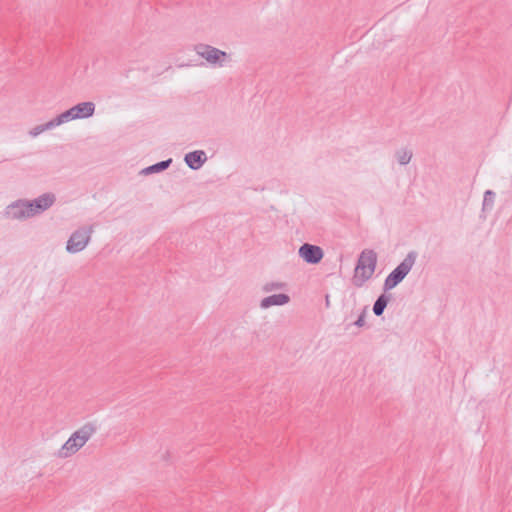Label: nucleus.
<instances>
[{
  "label": "nucleus",
  "instance_id": "1",
  "mask_svg": "<svg viewBox=\"0 0 512 512\" xmlns=\"http://www.w3.org/2000/svg\"><path fill=\"white\" fill-rule=\"evenodd\" d=\"M97 425L94 422H87L78 430L72 433L68 440L62 445L58 452L60 458H68L77 453L88 440L96 433Z\"/></svg>",
  "mask_w": 512,
  "mask_h": 512
},
{
  "label": "nucleus",
  "instance_id": "2",
  "mask_svg": "<svg viewBox=\"0 0 512 512\" xmlns=\"http://www.w3.org/2000/svg\"><path fill=\"white\" fill-rule=\"evenodd\" d=\"M377 265V253L372 249H364L357 260L352 277L353 285L362 287L374 274Z\"/></svg>",
  "mask_w": 512,
  "mask_h": 512
},
{
  "label": "nucleus",
  "instance_id": "3",
  "mask_svg": "<svg viewBox=\"0 0 512 512\" xmlns=\"http://www.w3.org/2000/svg\"><path fill=\"white\" fill-rule=\"evenodd\" d=\"M418 257V253L416 251H410L403 261L386 277L383 290L387 292L393 288H395L398 284H400L404 278L411 271L414 266L416 259Z\"/></svg>",
  "mask_w": 512,
  "mask_h": 512
},
{
  "label": "nucleus",
  "instance_id": "4",
  "mask_svg": "<svg viewBox=\"0 0 512 512\" xmlns=\"http://www.w3.org/2000/svg\"><path fill=\"white\" fill-rule=\"evenodd\" d=\"M92 232V227H81L75 230L67 241L66 251L75 254L84 250L91 239Z\"/></svg>",
  "mask_w": 512,
  "mask_h": 512
},
{
  "label": "nucleus",
  "instance_id": "5",
  "mask_svg": "<svg viewBox=\"0 0 512 512\" xmlns=\"http://www.w3.org/2000/svg\"><path fill=\"white\" fill-rule=\"evenodd\" d=\"M195 51L197 55L205 59L209 64L213 66H224V63L228 58V54L225 51H222L208 44L196 45Z\"/></svg>",
  "mask_w": 512,
  "mask_h": 512
},
{
  "label": "nucleus",
  "instance_id": "6",
  "mask_svg": "<svg viewBox=\"0 0 512 512\" xmlns=\"http://www.w3.org/2000/svg\"><path fill=\"white\" fill-rule=\"evenodd\" d=\"M5 217L12 220H24L33 217L32 210L29 207L28 200H17L5 209Z\"/></svg>",
  "mask_w": 512,
  "mask_h": 512
},
{
  "label": "nucleus",
  "instance_id": "7",
  "mask_svg": "<svg viewBox=\"0 0 512 512\" xmlns=\"http://www.w3.org/2000/svg\"><path fill=\"white\" fill-rule=\"evenodd\" d=\"M299 257L308 264H318L324 257L323 249L320 246L304 243L298 250Z\"/></svg>",
  "mask_w": 512,
  "mask_h": 512
},
{
  "label": "nucleus",
  "instance_id": "8",
  "mask_svg": "<svg viewBox=\"0 0 512 512\" xmlns=\"http://www.w3.org/2000/svg\"><path fill=\"white\" fill-rule=\"evenodd\" d=\"M55 201L56 197L53 193H44L33 200H28V204L35 216L50 208Z\"/></svg>",
  "mask_w": 512,
  "mask_h": 512
},
{
  "label": "nucleus",
  "instance_id": "9",
  "mask_svg": "<svg viewBox=\"0 0 512 512\" xmlns=\"http://www.w3.org/2000/svg\"><path fill=\"white\" fill-rule=\"evenodd\" d=\"M184 161L186 165L192 170L200 169L207 161V156L203 150H195L185 155Z\"/></svg>",
  "mask_w": 512,
  "mask_h": 512
},
{
  "label": "nucleus",
  "instance_id": "10",
  "mask_svg": "<svg viewBox=\"0 0 512 512\" xmlns=\"http://www.w3.org/2000/svg\"><path fill=\"white\" fill-rule=\"evenodd\" d=\"M71 108L76 119H86L93 116L96 106L93 102L87 101L78 103Z\"/></svg>",
  "mask_w": 512,
  "mask_h": 512
},
{
  "label": "nucleus",
  "instance_id": "11",
  "mask_svg": "<svg viewBox=\"0 0 512 512\" xmlns=\"http://www.w3.org/2000/svg\"><path fill=\"white\" fill-rule=\"evenodd\" d=\"M290 297L287 294L281 293V294H273L270 296H267L263 298L260 301V308L262 309H268L271 306H283L289 303Z\"/></svg>",
  "mask_w": 512,
  "mask_h": 512
},
{
  "label": "nucleus",
  "instance_id": "12",
  "mask_svg": "<svg viewBox=\"0 0 512 512\" xmlns=\"http://www.w3.org/2000/svg\"><path fill=\"white\" fill-rule=\"evenodd\" d=\"M172 163V159H167V160H163V161H160V162H157L153 165H150L144 169L141 170V174L143 175H150V174H154V173H159V172H162L164 170H166L167 168H169V166L171 165Z\"/></svg>",
  "mask_w": 512,
  "mask_h": 512
},
{
  "label": "nucleus",
  "instance_id": "13",
  "mask_svg": "<svg viewBox=\"0 0 512 512\" xmlns=\"http://www.w3.org/2000/svg\"><path fill=\"white\" fill-rule=\"evenodd\" d=\"M391 296L387 295L385 292L381 294L373 305V313L376 316H381L384 313L385 308L387 307L388 302L390 301Z\"/></svg>",
  "mask_w": 512,
  "mask_h": 512
},
{
  "label": "nucleus",
  "instance_id": "14",
  "mask_svg": "<svg viewBox=\"0 0 512 512\" xmlns=\"http://www.w3.org/2000/svg\"><path fill=\"white\" fill-rule=\"evenodd\" d=\"M412 155V151L407 148H401L395 153V157L400 165H407L411 161Z\"/></svg>",
  "mask_w": 512,
  "mask_h": 512
},
{
  "label": "nucleus",
  "instance_id": "15",
  "mask_svg": "<svg viewBox=\"0 0 512 512\" xmlns=\"http://www.w3.org/2000/svg\"><path fill=\"white\" fill-rule=\"evenodd\" d=\"M285 283L283 282H267L263 285L262 290L266 293L272 292L274 290H281L285 288Z\"/></svg>",
  "mask_w": 512,
  "mask_h": 512
},
{
  "label": "nucleus",
  "instance_id": "16",
  "mask_svg": "<svg viewBox=\"0 0 512 512\" xmlns=\"http://www.w3.org/2000/svg\"><path fill=\"white\" fill-rule=\"evenodd\" d=\"M56 117H57V122H59L60 125L63 123L72 121V120H76L74 113L72 112V108L62 112L61 114H59Z\"/></svg>",
  "mask_w": 512,
  "mask_h": 512
},
{
  "label": "nucleus",
  "instance_id": "17",
  "mask_svg": "<svg viewBox=\"0 0 512 512\" xmlns=\"http://www.w3.org/2000/svg\"><path fill=\"white\" fill-rule=\"evenodd\" d=\"M495 199V193L492 190H486L484 193V199H483V209H485L487 206L492 207Z\"/></svg>",
  "mask_w": 512,
  "mask_h": 512
},
{
  "label": "nucleus",
  "instance_id": "18",
  "mask_svg": "<svg viewBox=\"0 0 512 512\" xmlns=\"http://www.w3.org/2000/svg\"><path fill=\"white\" fill-rule=\"evenodd\" d=\"M59 122H57V117L53 118L52 120L42 124V127L44 129V131L46 130H50L52 128H55L56 126H59Z\"/></svg>",
  "mask_w": 512,
  "mask_h": 512
},
{
  "label": "nucleus",
  "instance_id": "19",
  "mask_svg": "<svg viewBox=\"0 0 512 512\" xmlns=\"http://www.w3.org/2000/svg\"><path fill=\"white\" fill-rule=\"evenodd\" d=\"M44 132V129L42 127V124L35 126L33 129L30 130L29 134L32 137H36Z\"/></svg>",
  "mask_w": 512,
  "mask_h": 512
},
{
  "label": "nucleus",
  "instance_id": "20",
  "mask_svg": "<svg viewBox=\"0 0 512 512\" xmlns=\"http://www.w3.org/2000/svg\"><path fill=\"white\" fill-rule=\"evenodd\" d=\"M365 313L366 310L364 309L362 313L359 315L358 319L354 322V325L357 327H362L365 324Z\"/></svg>",
  "mask_w": 512,
  "mask_h": 512
}]
</instances>
